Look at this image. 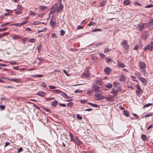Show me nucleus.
<instances>
[{"label": "nucleus", "mask_w": 153, "mask_h": 153, "mask_svg": "<svg viewBox=\"0 0 153 153\" xmlns=\"http://www.w3.org/2000/svg\"><path fill=\"white\" fill-rule=\"evenodd\" d=\"M142 91L141 90H138L136 91V93L138 96H140L141 95V92Z\"/></svg>", "instance_id": "7c9ffc66"}, {"label": "nucleus", "mask_w": 153, "mask_h": 153, "mask_svg": "<svg viewBox=\"0 0 153 153\" xmlns=\"http://www.w3.org/2000/svg\"><path fill=\"white\" fill-rule=\"evenodd\" d=\"M52 92L53 93H56L57 94H60L62 93V91L58 89L52 91Z\"/></svg>", "instance_id": "b1692460"}, {"label": "nucleus", "mask_w": 153, "mask_h": 153, "mask_svg": "<svg viewBox=\"0 0 153 153\" xmlns=\"http://www.w3.org/2000/svg\"><path fill=\"white\" fill-rule=\"evenodd\" d=\"M43 76V75L36 74V75H32V76H35L37 77H42V76Z\"/></svg>", "instance_id": "49530a36"}, {"label": "nucleus", "mask_w": 153, "mask_h": 153, "mask_svg": "<svg viewBox=\"0 0 153 153\" xmlns=\"http://www.w3.org/2000/svg\"><path fill=\"white\" fill-rule=\"evenodd\" d=\"M110 93L113 94H118V91L115 88H113L111 89V91Z\"/></svg>", "instance_id": "393cba45"}, {"label": "nucleus", "mask_w": 153, "mask_h": 153, "mask_svg": "<svg viewBox=\"0 0 153 153\" xmlns=\"http://www.w3.org/2000/svg\"><path fill=\"white\" fill-rule=\"evenodd\" d=\"M36 40L34 39H31L30 40V42L31 43L34 42H36Z\"/></svg>", "instance_id": "052dcab7"}, {"label": "nucleus", "mask_w": 153, "mask_h": 153, "mask_svg": "<svg viewBox=\"0 0 153 153\" xmlns=\"http://www.w3.org/2000/svg\"><path fill=\"white\" fill-rule=\"evenodd\" d=\"M82 76L83 77H85L87 78L89 76L88 71H86L85 72V74H83Z\"/></svg>", "instance_id": "bb28decb"}, {"label": "nucleus", "mask_w": 153, "mask_h": 153, "mask_svg": "<svg viewBox=\"0 0 153 153\" xmlns=\"http://www.w3.org/2000/svg\"><path fill=\"white\" fill-rule=\"evenodd\" d=\"M153 114V113H151V112L148 113L144 116V117L146 118L148 117H149L150 116H152V115Z\"/></svg>", "instance_id": "2f4dec72"}, {"label": "nucleus", "mask_w": 153, "mask_h": 153, "mask_svg": "<svg viewBox=\"0 0 153 153\" xmlns=\"http://www.w3.org/2000/svg\"><path fill=\"white\" fill-rule=\"evenodd\" d=\"M73 105V103L72 102H71L67 104V106L72 108Z\"/></svg>", "instance_id": "473e14b6"}, {"label": "nucleus", "mask_w": 153, "mask_h": 153, "mask_svg": "<svg viewBox=\"0 0 153 153\" xmlns=\"http://www.w3.org/2000/svg\"><path fill=\"white\" fill-rule=\"evenodd\" d=\"M87 102V100H81L80 101V102L82 104H84V103H86Z\"/></svg>", "instance_id": "de8ad7c7"}, {"label": "nucleus", "mask_w": 153, "mask_h": 153, "mask_svg": "<svg viewBox=\"0 0 153 153\" xmlns=\"http://www.w3.org/2000/svg\"><path fill=\"white\" fill-rule=\"evenodd\" d=\"M58 104V102L56 100H55L51 102V105L53 107H55L56 106V105Z\"/></svg>", "instance_id": "6ab92c4d"}, {"label": "nucleus", "mask_w": 153, "mask_h": 153, "mask_svg": "<svg viewBox=\"0 0 153 153\" xmlns=\"http://www.w3.org/2000/svg\"><path fill=\"white\" fill-rule=\"evenodd\" d=\"M113 86L115 88H117L118 91H121V85L119 82H114L113 83Z\"/></svg>", "instance_id": "20e7f679"}, {"label": "nucleus", "mask_w": 153, "mask_h": 153, "mask_svg": "<svg viewBox=\"0 0 153 153\" xmlns=\"http://www.w3.org/2000/svg\"><path fill=\"white\" fill-rule=\"evenodd\" d=\"M48 86L50 89H54L56 88V86L53 85H49Z\"/></svg>", "instance_id": "09e8293b"}, {"label": "nucleus", "mask_w": 153, "mask_h": 153, "mask_svg": "<svg viewBox=\"0 0 153 153\" xmlns=\"http://www.w3.org/2000/svg\"><path fill=\"white\" fill-rule=\"evenodd\" d=\"M148 25L149 26H150V27L152 26L153 25V19L152 18L149 21V22Z\"/></svg>", "instance_id": "c756f323"}, {"label": "nucleus", "mask_w": 153, "mask_h": 153, "mask_svg": "<svg viewBox=\"0 0 153 153\" xmlns=\"http://www.w3.org/2000/svg\"><path fill=\"white\" fill-rule=\"evenodd\" d=\"M41 23L39 22L38 21H35L32 23V24L33 25H38Z\"/></svg>", "instance_id": "a18cd8bd"}, {"label": "nucleus", "mask_w": 153, "mask_h": 153, "mask_svg": "<svg viewBox=\"0 0 153 153\" xmlns=\"http://www.w3.org/2000/svg\"><path fill=\"white\" fill-rule=\"evenodd\" d=\"M102 93L97 94L95 95V96L96 97L95 98L96 100H101L105 98L104 96L102 95Z\"/></svg>", "instance_id": "423d86ee"}, {"label": "nucleus", "mask_w": 153, "mask_h": 153, "mask_svg": "<svg viewBox=\"0 0 153 153\" xmlns=\"http://www.w3.org/2000/svg\"><path fill=\"white\" fill-rule=\"evenodd\" d=\"M42 47L41 44H40L37 48V50L38 53H39Z\"/></svg>", "instance_id": "f704fd0d"}, {"label": "nucleus", "mask_w": 153, "mask_h": 153, "mask_svg": "<svg viewBox=\"0 0 153 153\" xmlns=\"http://www.w3.org/2000/svg\"><path fill=\"white\" fill-rule=\"evenodd\" d=\"M123 3L125 5H128L130 3V1L128 0H126L124 1Z\"/></svg>", "instance_id": "72a5a7b5"}, {"label": "nucleus", "mask_w": 153, "mask_h": 153, "mask_svg": "<svg viewBox=\"0 0 153 153\" xmlns=\"http://www.w3.org/2000/svg\"><path fill=\"white\" fill-rule=\"evenodd\" d=\"M94 24H95V23L94 22H91L89 24H88V25L89 26H91Z\"/></svg>", "instance_id": "680f3d73"}, {"label": "nucleus", "mask_w": 153, "mask_h": 153, "mask_svg": "<svg viewBox=\"0 0 153 153\" xmlns=\"http://www.w3.org/2000/svg\"><path fill=\"white\" fill-rule=\"evenodd\" d=\"M17 8L19 10H22L23 9L22 7L20 5H18V6Z\"/></svg>", "instance_id": "0e129e2a"}, {"label": "nucleus", "mask_w": 153, "mask_h": 153, "mask_svg": "<svg viewBox=\"0 0 153 153\" xmlns=\"http://www.w3.org/2000/svg\"><path fill=\"white\" fill-rule=\"evenodd\" d=\"M46 94L44 92L42 91H39L36 94L42 97L45 96L46 95Z\"/></svg>", "instance_id": "f8f14e48"}, {"label": "nucleus", "mask_w": 153, "mask_h": 153, "mask_svg": "<svg viewBox=\"0 0 153 153\" xmlns=\"http://www.w3.org/2000/svg\"><path fill=\"white\" fill-rule=\"evenodd\" d=\"M42 108L43 109H45V111L47 112H48L50 113H51V111L50 109L49 108H46L44 107H42Z\"/></svg>", "instance_id": "ea45409f"}, {"label": "nucleus", "mask_w": 153, "mask_h": 153, "mask_svg": "<svg viewBox=\"0 0 153 153\" xmlns=\"http://www.w3.org/2000/svg\"><path fill=\"white\" fill-rule=\"evenodd\" d=\"M145 24V23H140L138 25V28L140 30H142L144 28Z\"/></svg>", "instance_id": "6e6552de"}, {"label": "nucleus", "mask_w": 153, "mask_h": 153, "mask_svg": "<svg viewBox=\"0 0 153 153\" xmlns=\"http://www.w3.org/2000/svg\"><path fill=\"white\" fill-rule=\"evenodd\" d=\"M139 66L141 68H144L146 67V64L143 62L140 61L139 62Z\"/></svg>", "instance_id": "1a4fd4ad"}, {"label": "nucleus", "mask_w": 153, "mask_h": 153, "mask_svg": "<svg viewBox=\"0 0 153 153\" xmlns=\"http://www.w3.org/2000/svg\"><path fill=\"white\" fill-rule=\"evenodd\" d=\"M76 117L77 119L78 120H81L82 119V117H81L79 114H77L76 115Z\"/></svg>", "instance_id": "58836bf2"}, {"label": "nucleus", "mask_w": 153, "mask_h": 153, "mask_svg": "<svg viewBox=\"0 0 153 153\" xmlns=\"http://www.w3.org/2000/svg\"><path fill=\"white\" fill-rule=\"evenodd\" d=\"M5 108V106L4 105H0V109L1 110H4Z\"/></svg>", "instance_id": "603ef678"}, {"label": "nucleus", "mask_w": 153, "mask_h": 153, "mask_svg": "<svg viewBox=\"0 0 153 153\" xmlns=\"http://www.w3.org/2000/svg\"><path fill=\"white\" fill-rule=\"evenodd\" d=\"M101 31L102 30L101 29L99 28L94 29L92 30V31L93 32H95L96 31Z\"/></svg>", "instance_id": "c9c22d12"}, {"label": "nucleus", "mask_w": 153, "mask_h": 153, "mask_svg": "<svg viewBox=\"0 0 153 153\" xmlns=\"http://www.w3.org/2000/svg\"><path fill=\"white\" fill-rule=\"evenodd\" d=\"M55 21V17L54 16H53L50 21V25L53 27L55 26L56 25V23Z\"/></svg>", "instance_id": "0eeeda50"}, {"label": "nucleus", "mask_w": 153, "mask_h": 153, "mask_svg": "<svg viewBox=\"0 0 153 153\" xmlns=\"http://www.w3.org/2000/svg\"><path fill=\"white\" fill-rule=\"evenodd\" d=\"M39 9L41 10H44L47 8V7L45 6H41L39 7Z\"/></svg>", "instance_id": "a19ab883"}, {"label": "nucleus", "mask_w": 153, "mask_h": 153, "mask_svg": "<svg viewBox=\"0 0 153 153\" xmlns=\"http://www.w3.org/2000/svg\"><path fill=\"white\" fill-rule=\"evenodd\" d=\"M105 86L108 88H111L112 87V85L111 83H108L107 85H105Z\"/></svg>", "instance_id": "4be33fe9"}, {"label": "nucleus", "mask_w": 153, "mask_h": 153, "mask_svg": "<svg viewBox=\"0 0 153 153\" xmlns=\"http://www.w3.org/2000/svg\"><path fill=\"white\" fill-rule=\"evenodd\" d=\"M102 80H97L96 81V83L99 85H101L102 83Z\"/></svg>", "instance_id": "c03bdc74"}, {"label": "nucleus", "mask_w": 153, "mask_h": 153, "mask_svg": "<svg viewBox=\"0 0 153 153\" xmlns=\"http://www.w3.org/2000/svg\"><path fill=\"white\" fill-rule=\"evenodd\" d=\"M111 71V69L108 67H107L104 69V72L107 75L109 74Z\"/></svg>", "instance_id": "9b49d317"}, {"label": "nucleus", "mask_w": 153, "mask_h": 153, "mask_svg": "<svg viewBox=\"0 0 153 153\" xmlns=\"http://www.w3.org/2000/svg\"><path fill=\"white\" fill-rule=\"evenodd\" d=\"M92 59L94 62H96L97 57L96 56H92L91 57Z\"/></svg>", "instance_id": "e433bc0d"}, {"label": "nucleus", "mask_w": 153, "mask_h": 153, "mask_svg": "<svg viewBox=\"0 0 153 153\" xmlns=\"http://www.w3.org/2000/svg\"><path fill=\"white\" fill-rule=\"evenodd\" d=\"M93 92V89L91 90L90 89H88L87 91V93L89 96H91V93Z\"/></svg>", "instance_id": "a878e982"}, {"label": "nucleus", "mask_w": 153, "mask_h": 153, "mask_svg": "<svg viewBox=\"0 0 153 153\" xmlns=\"http://www.w3.org/2000/svg\"><path fill=\"white\" fill-rule=\"evenodd\" d=\"M105 100L109 102H112L114 101L113 96H112L111 95L108 97H106L105 98Z\"/></svg>", "instance_id": "9d476101"}, {"label": "nucleus", "mask_w": 153, "mask_h": 153, "mask_svg": "<svg viewBox=\"0 0 153 153\" xmlns=\"http://www.w3.org/2000/svg\"><path fill=\"white\" fill-rule=\"evenodd\" d=\"M142 71L144 75L145 76H148L149 74L147 72L144 70H142Z\"/></svg>", "instance_id": "37998d69"}, {"label": "nucleus", "mask_w": 153, "mask_h": 153, "mask_svg": "<svg viewBox=\"0 0 153 153\" xmlns=\"http://www.w3.org/2000/svg\"><path fill=\"white\" fill-rule=\"evenodd\" d=\"M123 114L124 115L127 117H128L129 116V112L126 110H125L124 111Z\"/></svg>", "instance_id": "aec40b11"}, {"label": "nucleus", "mask_w": 153, "mask_h": 153, "mask_svg": "<svg viewBox=\"0 0 153 153\" xmlns=\"http://www.w3.org/2000/svg\"><path fill=\"white\" fill-rule=\"evenodd\" d=\"M144 49L145 51L148 49L150 51H152L153 49V42H151L149 45L146 46L144 48Z\"/></svg>", "instance_id": "f03ea898"}, {"label": "nucleus", "mask_w": 153, "mask_h": 153, "mask_svg": "<svg viewBox=\"0 0 153 153\" xmlns=\"http://www.w3.org/2000/svg\"><path fill=\"white\" fill-rule=\"evenodd\" d=\"M57 3H55L54 5L52 6V8L54 10V11H56V8L57 7Z\"/></svg>", "instance_id": "4c0bfd02"}, {"label": "nucleus", "mask_w": 153, "mask_h": 153, "mask_svg": "<svg viewBox=\"0 0 153 153\" xmlns=\"http://www.w3.org/2000/svg\"><path fill=\"white\" fill-rule=\"evenodd\" d=\"M83 28V27L81 25H79L77 26V30H79L80 29H82Z\"/></svg>", "instance_id": "774afa93"}, {"label": "nucleus", "mask_w": 153, "mask_h": 153, "mask_svg": "<svg viewBox=\"0 0 153 153\" xmlns=\"http://www.w3.org/2000/svg\"><path fill=\"white\" fill-rule=\"evenodd\" d=\"M106 3V1H103L102 2L101 4L100 5V6H103L105 5Z\"/></svg>", "instance_id": "6e6d98bb"}, {"label": "nucleus", "mask_w": 153, "mask_h": 153, "mask_svg": "<svg viewBox=\"0 0 153 153\" xmlns=\"http://www.w3.org/2000/svg\"><path fill=\"white\" fill-rule=\"evenodd\" d=\"M8 27H5L3 28H0V32L6 31L8 29Z\"/></svg>", "instance_id": "79ce46f5"}, {"label": "nucleus", "mask_w": 153, "mask_h": 153, "mask_svg": "<svg viewBox=\"0 0 153 153\" xmlns=\"http://www.w3.org/2000/svg\"><path fill=\"white\" fill-rule=\"evenodd\" d=\"M10 64L12 65H18L19 64L18 63L16 62H10Z\"/></svg>", "instance_id": "3c124183"}, {"label": "nucleus", "mask_w": 153, "mask_h": 153, "mask_svg": "<svg viewBox=\"0 0 153 153\" xmlns=\"http://www.w3.org/2000/svg\"><path fill=\"white\" fill-rule=\"evenodd\" d=\"M141 138L143 140H147V136L145 134H143L141 136Z\"/></svg>", "instance_id": "cd10ccee"}, {"label": "nucleus", "mask_w": 153, "mask_h": 153, "mask_svg": "<svg viewBox=\"0 0 153 153\" xmlns=\"http://www.w3.org/2000/svg\"><path fill=\"white\" fill-rule=\"evenodd\" d=\"M11 25H15L16 26L19 27L22 26V25H21V23H15L12 24Z\"/></svg>", "instance_id": "5fc2aeb1"}, {"label": "nucleus", "mask_w": 153, "mask_h": 153, "mask_svg": "<svg viewBox=\"0 0 153 153\" xmlns=\"http://www.w3.org/2000/svg\"><path fill=\"white\" fill-rule=\"evenodd\" d=\"M125 76L124 75H121L120 76L119 80L120 82H125Z\"/></svg>", "instance_id": "a211bd4d"}, {"label": "nucleus", "mask_w": 153, "mask_h": 153, "mask_svg": "<svg viewBox=\"0 0 153 153\" xmlns=\"http://www.w3.org/2000/svg\"><path fill=\"white\" fill-rule=\"evenodd\" d=\"M92 88H93V91H94L97 93H98L100 92V88L98 85L96 84H94L92 86Z\"/></svg>", "instance_id": "7ed1b4c3"}, {"label": "nucleus", "mask_w": 153, "mask_h": 153, "mask_svg": "<svg viewBox=\"0 0 153 153\" xmlns=\"http://www.w3.org/2000/svg\"><path fill=\"white\" fill-rule=\"evenodd\" d=\"M153 7V5L152 4H150L147 6H145V8H149Z\"/></svg>", "instance_id": "e2e57ef3"}, {"label": "nucleus", "mask_w": 153, "mask_h": 153, "mask_svg": "<svg viewBox=\"0 0 153 153\" xmlns=\"http://www.w3.org/2000/svg\"><path fill=\"white\" fill-rule=\"evenodd\" d=\"M88 104H89V105H91L92 107H99V106L98 105L96 104H94L91 103H90V102H88Z\"/></svg>", "instance_id": "412c9836"}, {"label": "nucleus", "mask_w": 153, "mask_h": 153, "mask_svg": "<svg viewBox=\"0 0 153 153\" xmlns=\"http://www.w3.org/2000/svg\"><path fill=\"white\" fill-rule=\"evenodd\" d=\"M69 135L70 136L71 141L75 143H76V141L75 140V138L74 137L73 135L71 133H69Z\"/></svg>", "instance_id": "4468645a"}, {"label": "nucleus", "mask_w": 153, "mask_h": 153, "mask_svg": "<svg viewBox=\"0 0 153 153\" xmlns=\"http://www.w3.org/2000/svg\"><path fill=\"white\" fill-rule=\"evenodd\" d=\"M10 81H13L15 82L18 83L21 81V80L20 79H10Z\"/></svg>", "instance_id": "f3484780"}, {"label": "nucleus", "mask_w": 153, "mask_h": 153, "mask_svg": "<svg viewBox=\"0 0 153 153\" xmlns=\"http://www.w3.org/2000/svg\"><path fill=\"white\" fill-rule=\"evenodd\" d=\"M64 6L63 4L60 3L59 6L57 8V12H59L61 10H63Z\"/></svg>", "instance_id": "ddd939ff"}, {"label": "nucleus", "mask_w": 153, "mask_h": 153, "mask_svg": "<svg viewBox=\"0 0 153 153\" xmlns=\"http://www.w3.org/2000/svg\"><path fill=\"white\" fill-rule=\"evenodd\" d=\"M117 66L119 68H123L125 67L124 64L121 62H118L117 63Z\"/></svg>", "instance_id": "dca6fc26"}, {"label": "nucleus", "mask_w": 153, "mask_h": 153, "mask_svg": "<svg viewBox=\"0 0 153 153\" xmlns=\"http://www.w3.org/2000/svg\"><path fill=\"white\" fill-rule=\"evenodd\" d=\"M30 15L33 16H35V13L33 12L32 11H30Z\"/></svg>", "instance_id": "13d9d810"}, {"label": "nucleus", "mask_w": 153, "mask_h": 153, "mask_svg": "<svg viewBox=\"0 0 153 153\" xmlns=\"http://www.w3.org/2000/svg\"><path fill=\"white\" fill-rule=\"evenodd\" d=\"M9 24V22H7L5 23H4V24H3L2 25L1 27H4V26H6L7 25Z\"/></svg>", "instance_id": "69168bd1"}, {"label": "nucleus", "mask_w": 153, "mask_h": 153, "mask_svg": "<svg viewBox=\"0 0 153 153\" xmlns=\"http://www.w3.org/2000/svg\"><path fill=\"white\" fill-rule=\"evenodd\" d=\"M109 51V49L108 47H106L104 50V53L108 52Z\"/></svg>", "instance_id": "4d7b16f0"}, {"label": "nucleus", "mask_w": 153, "mask_h": 153, "mask_svg": "<svg viewBox=\"0 0 153 153\" xmlns=\"http://www.w3.org/2000/svg\"><path fill=\"white\" fill-rule=\"evenodd\" d=\"M139 79L144 84L146 85L147 84V81L143 77H140Z\"/></svg>", "instance_id": "2eb2a0df"}, {"label": "nucleus", "mask_w": 153, "mask_h": 153, "mask_svg": "<svg viewBox=\"0 0 153 153\" xmlns=\"http://www.w3.org/2000/svg\"><path fill=\"white\" fill-rule=\"evenodd\" d=\"M152 105V103H148V104H146L145 105L143 106V108L148 107L149 106H151V105Z\"/></svg>", "instance_id": "864d4df0"}, {"label": "nucleus", "mask_w": 153, "mask_h": 153, "mask_svg": "<svg viewBox=\"0 0 153 153\" xmlns=\"http://www.w3.org/2000/svg\"><path fill=\"white\" fill-rule=\"evenodd\" d=\"M61 93L62 96L64 97H65L67 99H68L69 98V97L68 96L67 94L66 93L62 92Z\"/></svg>", "instance_id": "c85d7f7f"}, {"label": "nucleus", "mask_w": 153, "mask_h": 153, "mask_svg": "<svg viewBox=\"0 0 153 153\" xmlns=\"http://www.w3.org/2000/svg\"><path fill=\"white\" fill-rule=\"evenodd\" d=\"M9 33L8 32H6L4 33H3L1 34L2 37L4 36L5 35H8L9 34Z\"/></svg>", "instance_id": "8fccbe9b"}, {"label": "nucleus", "mask_w": 153, "mask_h": 153, "mask_svg": "<svg viewBox=\"0 0 153 153\" xmlns=\"http://www.w3.org/2000/svg\"><path fill=\"white\" fill-rule=\"evenodd\" d=\"M122 46L125 49H128V48L129 45L127 41L123 40L122 42Z\"/></svg>", "instance_id": "39448f33"}, {"label": "nucleus", "mask_w": 153, "mask_h": 153, "mask_svg": "<svg viewBox=\"0 0 153 153\" xmlns=\"http://www.w3.org/2000/svg\"><path fill=\"white\" fill-rule=\"evenodd\" d=\"M21 36L20 35H15L12 37L13 39H16L20 38Z\"/></svg>", "instance_id": "5701e85b"}, {"label": "nucleus", "mask_w": 153, "mask_h": 153, "mask_svg": "<svg viewBox=\"0 0 153 153\" xmlns=\"http://www.w3.org/2000/svg\"><path fill=\"white\" fill-rule=\"evenodd\" d=\"M23 151V149L22 147H20L18 149L17 152L18 153H20Z\"/></svg>", "instance_id": "338daca9"}, {"label": "nucleus", "mask_w": 153, "mask_h": 153, "mask_svg": "<svg viewBox=\"0 0 153 153\" xmlns=\"http://www.w3.org/2000/svg\"><path fill=\"white\" fill-rule=\"evenodd\" d=\"M149 32L147 31H144L142 33L141 37L143 40H145L149 36Z\"/></svg>", "instance_id": "f257e3e1"}, {"label": "nucleus", "mask_w": 153, "mask_h": 153, "mask_svg": "<svg viewBox=\"0 0 153 153\" xmlns=\"http://www.w3.org/2000/svg\"><path fill=\"white\" fill-rule=\"evenodd\" d=\"M65 33V32L64 30H61L60 31V35L61 36H63L64 35Z\"/></svg>", "instance_id": "bf43d9fd"}]
</instances>
